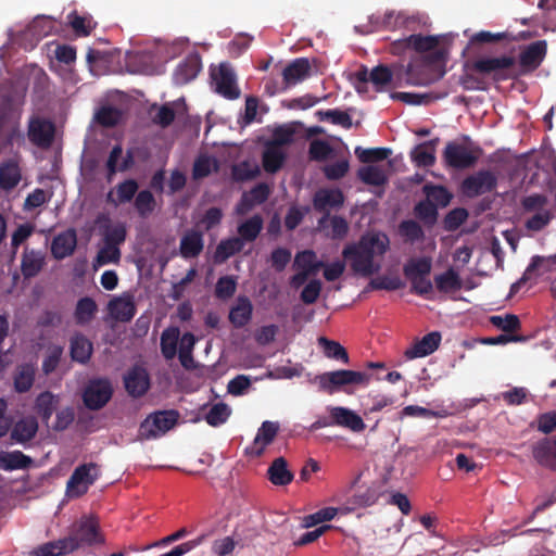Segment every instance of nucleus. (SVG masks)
Here are the masks:
<instances>
[{"label":"nucleus","instance_id":"nucleus-1","mask_svg":"<svg viewBox=\"0 0 556 556\" xmlns=\"http://www.w3.org/2000/svg\"><path fill=\"white\" fill-rule=\"evenodd\" d=\"M390 248L389 237L381 231H367L355 243L345 245L343 257L350 262L354 274L370 277L381 269L376 257H382Z\"/></svg>","mask_w":556,"mask_h":556},{"label":"nucleus","instance_id":"nucleus-2","mask_svg":"<svg viewBox=\"0 0 556 556\" xmlns=\"http://www.w3.org/2000/svg\"><path fill=\"white\" fill-rule=\"evenodd\" d=\"M104 542L99 532V522L93 517L81 518L74 534L45 543L29 553V556H64L81 545L101 544Z\"/></svg>","mask_w":556,"mask_h":556},{"label":"nucleus","instance_id":"nucleus-3","mask_svg":"<svg viewBox=\"0 0 556 556\" xmlns=\"http://www.w3.org/2000/svg\"><path fill=\"white\" fill-rule=\"evenodd\" d=\"M446 50H438L420 55L406 67V84L412 86H429L443 77L446 62Z\"/></svg>","mask_w":556,"mask_h":556},{"label":"nucleus","instance_id":"nucleus-4","mask_svg":"<svg viewBox=\"0 0 556 556\" xmlns=\"http://www.w3.org/2000/svg\"><path fill=\"white\" fill-rule=\"evenodd\" d=\"M464 143L448 141L442 152V159L446 167L453 169H468L473 167L482 155V149L464 136Z\"/></svg>","mask_w":556,"mask_h":556},{"label":"nucleus","instance_id":"nucleus-5","mask_svg":"<svg viewBox=\"0 0 556 556\" xmlns=\"http://www.w3.org/2000/svg\"><path fill=\"white\" fill-rule=\"evenodd\" d=\"M516 59L511 55L482 56L467 62L465 67L476 73L490 76L495 83L505 81L514 77Z\"/></svg>","mask_w":556,"mask_h":556},{"label":"nucleus","instance_id":"nucleus-6","mask_svg":"<svg viewBox=\"0 0 556 556\" xmlns=\"http://www.w3.org/2000/svg\"><path fill=\"white\" fill-rule=\"evenodd\" d=\"M100 476L101 470L96 463H85L77 466L66 482V495L70 498H78L85 495Z\"/></svg>","mask_w":556,"mask_h":556},{"label":"nucleus","instance_id":"nucleus-7","mask_svg":"<svg viewBox=\"0 0 556 556\" xmlns=\"http://www.w3.org/2000/svg\"><path fill=\"white\" fill-rule=\"evenodd\" d=\"M370 375L362 371L340 369L321 374L317 377L320 389L329 394L334 393L344 386L368 384Z\"/></svg>","mask_w":556,"mask_h":556},{"label":"nucleus","instance_id":"nucleus-8","mask_svg":"<svg viewBox=\"0 0 556 556\" xmlns=\"http://www.w3.org/2000/svg\"><path fill=\"white\" fill-rule=\"evenodd\" d=\"M176 410H160L149 415L139 427L141 440L156 439L170 430L178 420Z\"/></svg>","mask_w":556,"mask_h":556},{"label":"nucleus","instance_id":"nucleus-9","mask_svg":"<svg viewBox=\"0 0 556 556\" xmlns=\"http://www.w3.org/2000/svg\"><path fill=\"white\" fill-rule=\"evenodd\" d=\"M496 187V175L489 169H480L462 181L460 191L465 197L473 199L492 192Z\"/></svg>","mask_w":556,"mask_h":556},{"label":"nucleus","instance_id":"nucleus-10","mask_svg":"<svg viewBox=\"0 0 556 556\" xmlns=\"http://www.w3.org/2000/svg\"><path fill=\"white\" fill-rule=\"evenodd\" d=\"M113 388L109 379H91L83 393V401L87 408L91 410L101 409L111 400Z\"/></svg>","mask_w":556,"mask_h":556},{"label":"nucleus","instance_id":"nucleus-11","mask_svg":"<svg viewBox=\"0 0 556 556\" xmlns=\"http://www.w3.org/2000/svg\"><path fill=\"white\" fill-rule=\"evenodd\" d=\"M212 79L215 84V90L224 98L235 100L240 97V90L236 83V75L232 68L222 63L217 70L212 71Z\"/></svg>","mask_w":556,"mask_h":556},{"label":"nucleus","instance_id":"nucleus-12","mask_svg":"<svg viewBox=\"0 0 556 556\" xmlns=\"http://www.w3.org/2000/svg\"><path fill=\"white\" fill-rule=\"evenodd\" d=\"M278 431L279 424L277 421H263L252 444L245 447V454L249 456L260 457L264 453L266 446L273 443Z\"/></svg>","mask_w":556,"mask_h":556},{"label":"nucleus","instance_id":"nucleus-13","mask_svg":"<svg viewBox=\"0 0 556 556\" xmlns=\"http://www.w3.org/2000/svg\"><path fill=\"white\" fill-rule=\"evenodd\" d=\"M124 386L131 397L143 396L150 388V377L146 368L135 365L124 376Z\"/></svg>","mask_w":556,"mask_h":556},{"label":"nucleus","instance_id":"nucleus-14","mask_svg":"<svg viewBox=\"0 0 556 556\" xmlns=\"http://www.w3.org/2000/svg\"><path fill=\"white\" fill-rule=\"evenodd\" d=\"M108 311L110 316L117 321H130L137 312L134 295L124 292L119 296L113 298L108 303Z\"/></svg>","mask_w":556,"mask_h":556},{"label":"nucleus","instance_id":"nucleus-15","mask_svg":"<svg viewBox=\"0 0 556 556\" xmlns=\"http://www.w3.org/2000/svg\"><path fill=\"white\" fill-rule=\"evenodd\" d=\"M139 151V149H128L126 151L125 156L123 157L121 164L118 165V160L122 157L123 154V148L121 144H115L106 160L105 168H106V178L109 181L112 180V178L115 176L117 172H126L130 169L135 164V157L136 152Z\"/></svg>","mask_w":556,"mask_h":556},{"label":"nucleus","instance_id":"nucleus-16","mask_svg":"<svg viewBox=\"0 0 556 556\" xmlns=\"http://www.w3.org/2000/svg\"><path fill=\"white\" fill-rule=\"evenodd\" d=\"M547 53L545 40H538L527 46L519 54V64L525 72L535 71L544 61Z\"/></svg>","mask_w":556,"mask_h":556},{"label":"nucleus","instance_id":"nucleus-17","mask_svg":"<svg viewBox=\"0 0 556 556\" xmlns=\"http://www.w3.org/2000/svg\"><path fill=\"white\" fill-rule=\"evenodd\" d=\"M54 132V125L50 121L35 118L29 123L28 138L37 147L49 148L53 142Z\"/></svg>","mask_w":556,"mask_h":556},{"label":"nucleus","instance_id":"nucleus-18","mask_svg":"<svg viewBox=\"0 0 556 556\" xmlns=\"http://www.w3.org/2000/svg\"><path fill=\"white\" fill-rule=\"evenodd\" d=\"M270 194V188L266 182H260L250 191L243 192L237 204L236 211L240 215L248 214L256 205H261L267 201Z\"/></svg>","mask_w":556,"mask_h":556},{"label":"nucleus","instance_id":"nucleus-19","mask_svg":"<svg viewBox=\"0 0 556 556\" xmlns=\"http://www.w3.org/2000/svg\"><path fill=\"white\" fill-rule=\"evenodd\" d=\"M77 247V235L74 228L58 233L51 242V254L55 260L71 256Z\"/></svg>","mask_w":556,"mask_h":556},{"label":"nucleus","instance_id":"nucleus-20","mask_svg":"<svg viewBox=\"0 0 556 556\" xmlns=\"http://www.w3.org/2000/svg\"><path fill=\"white\" fill-rule=\"evenodd\" d=\"M311 63L306 58H298L290 62L282 71L285 86L289 88L302 83L311 75Z\"/></svg>","mask_w":556,"mask_h":556},{"label":"nucleus","instance_id":"nucleus-21","mask_svg":"<svg viewBox=\"0 0 556 556\" xmlns=\"http://www.w3.org/2000/svg\"><path fill=\"white\" fill-rule=\"evenodd\" d=\"M441 333L432 331L424 336L420 340H417L410 348L404 352V356L407 359H414L425 357L432 354L438 350L441 342Z\"/></svg>","mask_w":556,"mask_h":556},{"label":"nucleus","instance_id":"nucleus-22","mask_svg":"<svg viewBox=\"0 0 556 556\" xmlns=\"http://www.w3.org/2000/svg\"><path fill=\"white\" fill-rule=\"evenodd\" d=\"M330 418L332 419L333 426L344 427L354 432H362L366 428L362 417L346 407H331Z\"/></svg>","mask_w":556,"mask_h":556},{"label":"nucleus","instance_id":"nucleus-23","mask_svg":"<svg viewBox=\"0 0 556 556\" xmlns=\"http://www.w3.org/2000/svg\"><path fill=\"white\" fill-rule=\"evenodd\" d=\"M202 67L201 59L198 54H190L184 59L175 68L173 80L176 85H186L193 80Z\"/></svg>","mask_w":556,"mask_h":556},{"label":"nucleus","instance_id":"nucleus-24","mask_svg":"<svg viewBox=\"0 0 556 556\" xmlns=\"http://www.w3.org/2000/svg\"><path fill=\"white\" fill-rule=\"evenodd\" d=\"M344 203V195L340 189H319L313 198V206L319 213L328 215L330 208H338Z\"/></svg>","mask_w":556,"mask_h":556},{"label":"nucleus","instance_id":"nucleus-25","mask_svg":"<svg viewBox=\"0 0 556 556\" xmlns=\"http://www.w3.org/2000/svg\"><path fill=\"white\" fill-rule=\"evenodd\" d=\"M533 458L544 467H556V437L544 438L532 445Z\"/></svg>","mask_w":556,"mask_h":556},{"label":"nucleus","instance_id":"nucleus-26","mask_svg":"<svg viewBox=\"0 0 556 556\" xmlns=\"http://www.w3.org/2000/svg\"><path fill=\"white\" fill-rule=\"evenodd\" d=\"M38 431L35 417H24L15 422L11 430V440L18 444H26L33 440Z\"/></svg>","mask_w":556,"mask_h":556},{"label":"nucleus","instance_id":"nucleus-27","mask_svg":"<svg viewBox=\"0 0 556 556\" xmlns=\"http://www.w3.org/2000/svg\"><path fill=\"white\" fill-rule=\"evenodd\" d=\"M287 154L275 143H266L262 155L263 168L266 173L275 174L283 165Z\"/></svg>","mask_w":556,"mask_h":556},{"label":"nucleus","instance_id":"nucleus-28","mask_svg":"<svg viewBox=\"0 0 556 556\" xmlns=\"http://www.w3.org/2000/svg\"><path fill=\"white\" fill-rule=\"evenodd\" d=\"M138 189L139 185L135 179H126L115 187V195L113 191H110L106 194V202L114 206L130 202L136 195Z\"/></svg>","mask_w":556,"mask_h":556},{"label":"nucleus","instance_id":"nucleus-29","mask_svg":"<svg viewBox=\"0 0 556 556\" xmlns=\"http://www.w3.org/2000/svg\"><path fill=\"white\" fill-rule=\"evenodd\" d=\"M91 341L81 333H75L70 340V354L74 362L86 364L92 355Z\"/></svg>","mask_w":556,"mask_h":556},{"label":"nucleus","instance_id":"nucleus-30","mask_svg":"<svg viewBox=\"0 0 556 556\" xmlns=\"http://www.w3.org/2000/svg\"><path fill=\"white\" fill-rule=\"evenodd\" d=\"M253 314V305L249 298L239 296L237 303L229 312V321L235 328H242L249 324Z\"/></svg>","mask_w":556,"mask_h":556},{"label":"nucleus","instance_id":"nucleus-31","mask_svg":"<svg viewBox=\"0 0 556 556\" xmlns=\"http://www.w3.org/2000/svg\"><path fill=\"white\" fill-rule=\"evenodd\" d=\"M45 265V255L41 251L24 250L21 269L25 278H33L39 274Z\"/></svg>","mask_w":556,"mask_h":556},{"label":"nucleus","instance_id":"nucleus-32","mask_svg":"<svg viewBox=\"0 0 556 556\" xmlns=\"http://www.w3.org/2000/svg\"><path fill=\"white\" fill-rule=\"evenodd\" d=\"M204 247L203 235L198 230H190L180 240V254L185 258L200 255Z\"/></svg>","mask_w":556,"mask_h":556},{"label":"nucleus","instance_id":"nucleus-33","mask_svg":"<svg viewBox=\"0 0 556 556\" xmlns=\"http://www.w3.org/2000/svg\"><path fill=\"white\" fill-rule=\"evenodd\" d=\"M407 42L412 50L422 55L430 54L438 50H445L439 47L440 38L438 36L414 34L407 37Z\"/></svg>","mask_w":556,"mask_h":556},{"label":"nucleus","instance_id":"nucleus-34","mask_svg":"<svg viewBox=\"0 0 556 556\" xmlns=\"http://www.w3.org/2000/svg\"><path fill=\"white\" fill-rule=\"evenodd\" d=\"M21 169L16 161L8 160L0 164V188L14 189L21 181Z\"/></svg>","mask_w":556,"mask_h":556},{"label":"nucleus","instance_id":"nucleus-35","mask_svg":"<svg viewBox=\"0 0 556 556\" xmlns=\"http://www.w3.org/2000/svg\"><path fill=\"white\" fill-rule=\"evenodd\" d=\"M269 481L275 485H288L294 476L288 469V463L283 457L276 458L267 470Z\"/></svg>","mask_w":556,"mask_h":556},{"label":"nucleus","instance_id":"nucleus-36","mask_svg":"<svg viewBox=\"0 0 556 556\" xmlns=\"http://www.w3.org/2000/svg\"><path fill=\"white\" fill-rule=\"evenodd\" d=\"M33 464V459L21 451L0 452V469L13 471L27 469Z\"/></svg>","mask_w":556,"mask_h":556},{"label":"nucleus","instance_id":"nucleus-37","mask_svg":"<svg viewBox=\"0 0 556 556\" xmlns=\"http://www.w3.org/2000/svg\"><path fill=\"white\" fill-rule=\"evenodd\" d=\"M59 406V396L50 391L41 392L35 401V410L46 424L50 420Z\"/></svg>","mask_w":556,"mask_h":556},{"label":"nucleus","instance_id":"nucleus-38","mask_svg":"<svg viewBox=\"0 0 556 556\" xmlns=\"http://www.w3.org/2000/svg\"><path fill=\"white\" fill-rule=\"evenodd\" d=\"M244 247V243L241 238L232 237L225 240H222L214 252V262L216 264H222L226 262L229 257L233 256L237 253H240Z\"/></svg>","mask_w":556,"mask_h":556},{"label":"nucleus","instance_id":"nucleus-39","mask_svg":"<svg viewBox=\"0 0 556 556\" xmlns=\"http://www.w3.org/2000/svg\"><path fill=\"white\" fill-rule=\"evenodd\" d=\"M98 305L96 301L89 296L81 298L77 301L74 318L78 326L88 325L96 316Z\"/></svg>","mask_w":556,"mask_h":556},{"label":"nucleus","instance_id":"nucleus-40","mask_svg":"<svg viewBox=\"0 0 556 556\" xmlns=\"http://www.w3.org/2000/svg\"><path fill=\"white\" fill-rule=\"evenodd\" d=\"M36 368L31 364H23L17 367L14 375V389L18 393L28 392L35 381Z\"/></svg>","mask_w":556,"mask_h":556},{"label":"nucleus","instance_id":"nucleus-41","mask_svg":"<svg viewBox=\"0 0 556 556\" xmlns=\"http://www.w3.org/2000/svg\"><path fill=\"white\" fill-rule=\"evenodd\" d=\"M324 266L325 263L317 260L316 253L313 250L299 252L294 258V267L296 269L309 271L313 276L316 275Z\"/></svg>","mask_w":556,"mask_h":556},{"label":"nucleus","instance_id":"nucleus-42","mask_svg":"<svg viewBox=\"0 0 556 556\" xmlns=\"http://www.w3.org/2000/svg\"><path fill=\"white\" fill-rule=\"evenodd\" d=\"M179 336L178 327H168L162 332L160 345L165 359H173L176 356Z\"/></svg>","mask_w":556,"mask_h":556},{"label":"nucleus","instance_id":"nucleus-43","mask_svg":"<svg viewBox=\"0 0 556 556\" xmlns=\"http://www.w3.org/2000/svg\"><path fill=\"white\" fill-rule=\"evenodd\" d=\"M434 283L438 291L442 293L455 292L462 289V279L453 268L434 276Z\"/></svg>","mask_w":556,"mask_h":556},{"label":"nucleus","instance_id":"nucleus-44","mask_svg":"<svg viewBox=\"0 0 556 556\" xmlns=\"http://www.w3.org/2000/svg\"><path fill=\"white\" fill-rule=\"evenodd\" d=\"M432 263L429 257L410 258L403 267V274L412 280L417 277L429 276Z\"/></svg>","mask_w":556,"mask_h":556},{"label":"nucleus","instance_id":"nucleus-45","mask_svg":"<svg viewBox=\"0 0 556 556\" xmlns=\"http://www.w3.org/2000/svg\"><path fill=\"white\" fill-rule=\"evenodd\" d=\"M263 229V218L261 215L255 214L245 222L238 226V233L242 241H254Z\"/></svg>","mask_w":556,"mask_h":556},{"label":"nucleus","instance_id":"nucleus-46","mask_svg":"<svg viewBox=\"0 0 556 556\" xmlns=\"http://www.w3.org/2000/svg\"><path fill=\"white\" fill-rule=\"evenodd\" d=\"M414 214L426 226L431 227L437 223L438 207L432 201L426 199V200L419 201L415 205Z\"/></svg>","mask_w":556,"mask_h":556},{"label":"nucleus","instance_id":"nucleus-47","mask_svg":"<svg viewBox=\"0 0 556 556\" xmlns=\"http://www.w3.org/2000/svg\"><path fill=\"white\" fill-rule=\"evenodd\" d=\"M414 22V17L406 15L403 12L395 13L394 11L386 12L379 25L384 30H395L402 27H408Z\"/></svg>","mask_w":556,"mask_h":556},{"label":"nucleus","instance_id":"nucleus-48","mask_svg":"<svg viewBox=\"0 0 556 556\" xmlns=\"http://www.w3.org/2000/svg\"><path fill=\"white\" fill-rule=\"evenodd\" d=\"M392 80L393 74L387 65L379 64L370 71V83L377 92L386 91Z\"/></svg>","mask_w":556,"mask_h":556},{"label":"nucleus","instance_id":"nucleus-49","mask_svg":"<svg viewBox=\"0 0 556 556\" xmlns=\"http://www.w3.org/2000/svg\"><path fill=\"white\" fill-rule=\"evenodd\" d=\"M355 155L362 163H376L387 160L392 151L389 148H355Z\"/></svg>","mask_w":556,"mask_h":556},{"label":"nucleus","instance_id":"nucleus-50","mask_svg":"<svg viewBox=\"0 0 556 556\" xmlns=\"http://www.w3.org/2000/svg\"><path fill=\"white\" fill-rule=\"evenodd\" d=\"M261 169L257 164H251L249 161L240 162L231 168V175L235 181L244 182L260 176Z\"/></svg>","mask_w":556,"mask_h":556},{"label":"nucleus","instance_id":"nucleus-51","mask_svg":"<svg viewBox=\"0 0 556 556\" xmlns=\"http://www.w3.org/2000/svg\"><path fill=\"white\" fill-rule=\"evenodd\" d=\"M319 345L324 350V354L328 358L341 361L344 364L349 363V354L346 350L337 341L329 340L325 337L318 339Z\"/></svg>","mask_w":556,"mask_h":556},{"label":"nucleus","instance_id":"nucleus-52","mask_svg":"<svg viewBox=\"0 0 556 556\" xmlns=\"http://www.w3.org/2000/svg\"><path fill=\"white\" fill-rule=\"evenodd\" d=\"M319 121H328L333 125H340L345 129H350L353 125L349 113L340 110H319L315 113Z\"/></svg>","mask_w":556,"mask_h":556},{"label":"nucleus","instance_id":"nucleus-53","mask_svg":"<svg viewBox=\"0 0 556 556\" xmlns=\"http://www.w3.org/2000/svg\"><path fill=\"white\" fill-rule=\"evenodd\" d=\"M427 199L432 201L437 206L445 207L452 200V194L448 190L440 185H425L422 188Z\"/></svg>","mask_w":556,"mask_h":556},{"label":"nucleus","instance_id":"nucleus-54","mask_svg":"<svg viewBox=\"0 0 556 556\" xmlns=\"http://www.w3.org/2000/svg\"><path fill=\"white\" fill-rule=\"evenodd\" d=\"M231 414L229 406L219 402L214 404L205 414V421L212 427H218L227 421Z\"/></svg>","mask_w":556,"mask_h":556},{"label":"nucleus","instance_id":"nucleus-55","mask_svg":"<svg viewBox=\"0 0 556 556\" xmlns=\"http://www.w3.org/2000/svg\"><path fill=\"white\" fill-rule=\"evenodd\" d=\"M67 23L73 28L77 36H89L93 29L91 25V18L79 15L76 11L71 12L67 15Z\"/></svg>","mask_w":556,"mask_h":556},{"label":"nucleus","instance_id":"nucleus-56","mask_svg":"<svg viewBox=\"0 0 556 556\" xmlns=\"http://www.w3.org/2000/svg\"><path fill=\"white\" fill-rule=\"evenodd\" d=\"M358 177L366 185L376 187H380L387 182L383 170L372 165L359 168Z\"/></svg>","mask_w":556,"mask_h":556},{"label":"nucleus","instance_id":"nucleus-57","mask_svg":"<svg viewBox=\"0 0 556 556\" xmlns=\"http://www.w3.org/2000/svg\"><path fill=\"white\" fill-rule=\"evenodd\" d=\"M403 287L404 282L399 276H378L368 283V288L372 290L395 291Z\"/></svg>","mask_w":556,"mask_h":556},{"label":"nucleus","instance_id":"nucleus-58","mask_svg":"<svg viewBox=\"0 0 556 556\" xmlns=\"http://www.w3.org/2000/svg\"><path fill=\"white\" fill-rule=\"evenodd\" d=\"M237 290V278L235 276H223L215 285V296L219 300H228L233 296Z\"/></svg>","mask_w":556,"mask_h":556},{"label":"nucleus","instance_id":"nucleus-59","mask_svg":"<svg viewBox=\"0 0 556 556\" xmlns=\"http://www.w3.org/2000/svg\"><path fill=\"white\" fill-rule=\"evenodd\" d=\"M412 161L419 167H430L435 163L433 150L426 148V144L419 143L410 153Z\"/></svg>","mask_w":556,"mask_h":556},{"label":"nucleus","instance_id":"nucleus-60","mask_svg":"<svg viewBox=\"0 0 556 556\" xmlns=\"http://www.w3.org/2000/svg\"><path fill=\"white\" fill-rule=\"evenodd\" d=\"M122 111L114 106H103L101 108L97 114V122L104 127H114L122 119Z\"/></svg>","mask_w":556,"mask_h":556},{"label":"nucleus","instance_id":"nucleus-61","mask_svg":"<svg viewBox=\"0 0 556 556\" xmlns=\"http://www.w3.org/2000/svg\"><path fill=\"white\" fill-rule=\"evenodd\" d=\"M399 230L401 236L410 243L422 240L425 237L421 226L413 219L403 220L399 226Z\"/></svg>","mask_w":556,"mask_h":556},{"label":"nucleus","instance_id":"nucleus-62","mask_svg":"<svg viewBox=\"0 0 556 556\" xmlns=\"http://www.w3.org/2000/svg\"><path fill=\"white\" fill-rule=\"evenodd\" d=\"M493 326L504 332L510 333L520 329L521 324L517 315L506 314L505 316L494 315L490 317Z\"/></svg>","mask_w":556,"mask_h":556},{"label":"nucleus","instance_id":"nucleus-63","mask_svg":"<svg viewBox=\"0 0 556 556\" xmlns=\"http://www.w3.org/2000/svg\"><path fill=\"white\" fill-rule=\"evenodd\" d=\"M135 207L141 217H146L154 211L155 199L151 191L141 190L135 199Z\"/></svg>","mask_w":556,"mask_h":556},{"label":"nucleus","instance_id":"nucleus-64","mask_svg":"<svg viewBox=\"0 0 556 556\" xmlns=\"http://www.w3.org/2000/svg\"><path fill=\"white\" fill-rule=\"evenodd\" d=\"M332 153V147L324 140H313L309 143L308 156L312 161H326Z\"/></svg>","mask_w":556,"mask_h":556}]
</instances>
